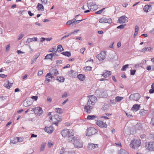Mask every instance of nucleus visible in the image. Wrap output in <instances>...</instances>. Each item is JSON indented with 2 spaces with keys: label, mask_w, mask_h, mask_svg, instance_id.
Here are the masks:
<instances>
[{
  "label": "nucleus",
  "mask_w": 154,
  "mask_h": 154,
  "mask_svg": "<svg viewBox=\"0 0 154 154\" xmlns=\"http://www.w3.org/2000/svg\"><path fill=\"white\" fill-rule=\"evenodd\" d=\"M96 100L97 98L95 96L92 95L90 96L87 105H85L84 107V108L86 112L89 113L91 112V110L93 109L92 106L94 105V102Z\"/></svg>",
  "instance_id": "nucleus-1"
},
{
  "label": "nucleus",
  "mask_w": 154,
  "mask_h": 154,
  "mask_svg": "<svg viewBox=\"0 0 154 154\" xmlns=\"http://www.w3.org/2000/svg\"><path fill=\"white\" fill-rule=\"evenodd\" d=\"M140 144L141 142L140 139H135L131 140L130 146L132 149H137L140 146Z\"/></svg>",
  "instance_id": "nucleus-2"
},
{
  "label": "nucleus",
  "mask_w": 154,
  "mask_h": 154,
  "mask_svg": "<svg viewBox=\"0 0 154 154\" xmlns=\"http://www.w3.org/2000/svg\"><path fill=\"white\" fill-rule=\"evenodd\" d=\"M87 5L88 8L92 11L96 10L98 8V6L94 2L87 3Z\"/></svg>",
  "instance_id": "nucleus-3"
},
{
  "label": "nucleus",
  "mask_w": 154,
  "mask_h": 154,
  "mask_svg": "<svg viewBox=\"0 0 154 154\" xmlns=\"http://www.w3.org/2000/svg\"><path fill=\"white\" fill-rule=\"evenodd\" d=\"M87 133L86 134L87 136H89L94 134L97 131L94 128L90 127L87 130Z\"/></svg>",
  "instance_id": "nucleus-4"
},
{
  "label": "nucleus",
  "mask_w": 154,
  "mask_h": 154,
  "mask_svg": "<svg viewBox=\"0 0 154 154\" xmlns=\"http://www.w3.org/2000/svg\"><path fill=\"white\" fill-rule=\"evenodd\" d=\"M140 95L138 93L131 94L129 97V99L131 100L138 101L140 98Z\"/></svg>",
  "instance_id": "nucleus-5"
},
{
  "label": "nucleus",
  "mask_w": 154,
  "mask_h": 154,
  "mask_svg": "<svg viewBox=\"0 0 154 154\" xmlns=\"http://www.w3.org/2000/svg\"><path fill=\"white\" fill-rule=\"evenodd\" d=\"M73 144L75 147L78 148H82L83 147V144L82 142H80L79 139H75L73 141Z\"/></svg>",
  "instance_id": "nucleus-6"
},
{
  "label": "nucleus",
  "mask_w": 154,
  "mask_h": 154,
  "mask_svg": "<svg viewBox=\"0 0 154 154\" xmlns=\"http://www.w3.org/2000/svg\"><path fill=\"white\" fill-rule=\"evenodd\" d=\"M99 22L110 23L112 22V20L110 18L103 17L99 20Z\"/></svg>",
  "instance_id": "nucleus-7"
},
{
  "label": "nucleus",
  "mask_w": 154,
  "mask_h": 154,
  "mask_svg": "<svg viewBox=\"0 0 154 154\" xmlns=\"http://www.w3.org/2000/svg\"><path fill=\"white\" fill-rule=\"evenodd\" d=\"M106 51H101L100 54H98L97 56V57L100 61H102L106 57Z\"/></svg>",
  "instance_id": "nucleus-8"
},
{
  "label": "nucleus",
  "mask_w": 154,
  "mask_h": 154,
  "mask_svg": "<svg viewBox=\"0 0 154 154\" xmlns=\"http://www.w3.org/2000/svg\"><path fill=\"white\" fill-rule=\"evenodd\" d=\"M32 110L38 116L42 114L43 112L42 108L40 107H35L32 109Z\"/></svg>",
  "instance_id": "nucleus-9"
},
{
  "label": "nucleus",
  "mask_w": 154,
  "mask_h": 154,
  "mask_svg": "<svg viewBox=\"0 0 154 154\" xmlns=\"http://www.w3.org/2000/svg\"><path fill=\"white\" fill-rule=\"evenodd\" d=\"M145 147L148 149L150 151H154V142H150L146 143Z\"/></svg>",
  "instance_id": "nucleus-10"
},
{
  "label": "nucleus",
  "mask_w": 154,
  "mask_h": 154,
  "mask_svg": "<svg viewBox=\"0 0 154 154\" xmlns=\"http://www.w3.org/2000/svg\"><path fill=\"white\" fill-rule=\"evenodd\" d=\"M119 22L121 23H125L127 22L128 21V18L125 16L124 15L120 17L119 19Z\"/></svg>",
  "instance_id": "nucleus-11"
},
{
  "label": "nucleus",
  "mask_w": 154,
  "mask_h": 154,
  "mask_svg": "<svg viewBox=\"0 0 154 154\" xmlns=\"http://www.w3.org/2000/svg\"><path fill=\"white\" fill-rule=\"evenodd\" d=\"M71 132L69 129H65L63 130L61 132V134L63 137H67L71 134Z\"/></svg>",
  "instance_id": "nucleus-12"
},
{
  "label": "nucleus",
  "mask_w": 154,
  "mask_h": 154,
  "mask_svg": "<svg viewBox=\"0 0 154 154\" xmlns=\"http://www.w3.org/2000/svg\"><path fill=\"white\" fill-rule=\"evenodd\" d=\"M96 124L100 128H106L107 125L105 122L100 120L97 121L96 122Z\"/></svg>",
  "instance_id": "nucleus-13"
},
{
  "label": "nucleus",
  "mask_w": 154,
  "mask_h": 154,
  "mask_svg": "<svg viewBox=\"0 0 154 154\" xmlns=\"http://www.w3.org/2000/svg\"><path fill=\"white\" fill-rule=\"evenodd\" d=\"M54 130L53 126L52 125L49 127L46 126L44 128V130L48 133H52Z\"/></svg>",
  "instance_id": "nucleus-14"
},
{
  "label": "nucleus",
  "mask_w": 154,
  "mask_h": 154,
  "mask_svg": "<svg viewBox=\"0 0 154 154\" xmlns=\"http://www.w3.org/2000/svg\"><path fill=\"white\" fill-rule=\"evenodd\" d=\"M98 144L93 143H88V148L90 150H91L95 148L98 147Z\"/></svg>",
  "instance_id": "nucleus-15"
},
{
  "label": "nucleus",
  "mask_w": 154,
  "mask_h": 154,
  "mask_svg": "<svg viewBox=\"0 0 154 154\" xmlns=\"http://www.w3.org/2000/svg\"><path fill=\"white\" fill-rule=\"evenodd\" d=\"M32 104V100L29 99H26L23 102V106L25 107H28Z\"/></svg>",
  "instance_id": "nucleus-16"
},
{
  "label": "nucleus",
  "mask_w": 154,
  "mask_h": 154,
  "mask_svg": "<svg viewBox=\"0 0 154 154\" xmlns=\"http://www.w3.org/2000/svg\"><path fill=\"white\" fill-rule=\"evenodd\" d=\"M67 140L69 142H72L73 140H74L75 139L74 136L72 132L67 137Z\"/></svg>",
  "instance_id": "nucleus-17"
},
{
  "label": "nucleus",
  "mask_w": 154,
  "mask_h": 154,
  "mask_svg": "<svg viewBox=\"0 0 154 154\" xmlns=\"http://www.w3.org/2000/svg\"><path fill=\"white\" fill-rule=\"evenodd\" d=\"M51 75H58L59 73L58 71L56 69H53L50 70V72Z\"/></svg>",
  "instance_id": "nucleus-18"
},
{
  "label": "nucleus",
  "mask_w": 154,
  "mask_h": 154,
  "mask_svg": "<svg viewBox=\"0 0 154 154\" xmlns=\"http://www.w3.org/2000/svg\"><path fill=\"white\" fill-rule=\"evenodd\" d=\"M142 127V125L141 123H137L134 126V129L135 131H136L138 130H141Z\"/></svg>",
  "instance_id": "nucleus-19"
},
{
  "label": "nucleus",
  "mask_w": 154,
  "mask_h": 154,
  "mask_svg": "<svg viewBox=\"0 0 154 154\" xmlns=\"http://www.w3.org/2000/svg\"><path fill=\"white\" fill-rule=\"evenodd\" d=\"M68 74L70 77L75 78L77 75V72L72 70H71L68 72Z\"/></svg>",
  "instance_id": "nucleus-20"
},
{
  "label": "nucleus",
  "mask_w": 154,
  "mask_h": 154,
  "mask_svg": "<svg viewBox=\"0 0 154 154\" xmlns=\"http://www.w3.org/2000/svg\"><path fill=\"white\" fill-rule=\"evenodd\" d=\"M102 89H98L95 92V95L97 97L102 98Z\"/></svg>",
  "instance_id": "nucleus-21"
},
{
  "label": "nucleus",
  "mask_w": 154,
  "mask_h": 154,
  "mask_svg": "<svg viewBox=\"0 0 154 154\" xmlns=\"http://www.w3.org/2000/svg\"><path fill=\"white\" fill-rule=\"evenodd\" d=\"M54 78V77L52 75H51L50 73H47L46 75V80L49 82L52 79Z\"/></svg>",
  "instance_id": "nucleus-22"
},
{
  "label": "nucleus",
  "mask_w": 154,
  "mask_h": 154,
  "mask_svg": "<svg viewBox=\"0 0 154 154\" xmlns=\"http://www.w3.org/2000/svg\"><path fill=\"white\" fill-rule=\"evenodd\" d=\"M140 105L135 104L133 105L131 108L132 110L135 111V112L138 111L140 108Z\"/></svg>",
  "instance_id": "nucleus-23"
},
{
  "label": "nucleus",
  "mask_w": 154,
  "mask_h": 154,
  "mask_svg": "<svg viewBox=\"0 0 154 154\" xmlns=\"http://www.w3.org/2000/svg\"><path fill=\"white\" fill-rule=\"evenodd\" d=\"M13 85L12 83H11L8 80L7 81L4 83V86L8 89H9Z\"/></svg>",
  "instance_id": "nucleus-24"
},
{
  "label": "nucleus",
  "mask_w": 154,
  "mask_h": 154,
  "mask_svg": "<svg viewBox=\"0 0 154 154\" xmlns=\"http://www.w3.org/2000/svg\"><path fill=\"white\" fill-rule=\"evenodd\" d=\"M112 72L111 71L106 70L105 72L103 73L102 75L105 78H106L110 76Z\"/></svg>",
  "instance_id": "nucleus-25"
},
{
  "label": "nucleus",
  "mask_w": 154,
  "mask_h": 154,
  "mask_svg": "<svg viewBox=\"0 0 154 154\" xmlns=\"http://www.w3.org/2000/svg\"><path fill=\"white\" fill-rule=\"evenodd\" d=\"M151 9V5H145L143 8L144 11L146 12H148L149 10L150 11Z\"/></svg>",
  "instance_id": "nucleus-26"
},
{
  "label": "nucleus",
  "mask_w": 154,
  "mask_h": 154,
  "mask_svg": "<svg viewBox=\"0 0 154 154\" xmlns=\"http://www.w3.org/2000/svg\"><path fill=\"white\" fill-rule=\"evenodd\" d=\"M36 8L38 10L43 11L44 10L43 6L42 4L39 3L38 4Z\"/></svg>",
  "instance_id": "nucleus-27"
},
{
  "label": "nucleus",
  "mask_w": 154,
  "mask_h": 154,
  "mask_svg": "<svg viewBox=\"0 0 154 154\" xmlns=\"http://www.w3.org/2000/svg\"><path fill=\"white\" fill-rule=\"evenodd\" d=\"M116 56V54H110L108 58V60L109 61H112L115 60V57Z\"/></svg>",
  "instance_id": "nucleus-28"
},
{
  "label": "nucleus",
  "mask_w": 154,
  "mask_h": 154,
  "mask_svg": "<svg viewBox=\"0 0 154 154\" xmlns=\"http://www.w3.org/2000/svg\"><path fill=\"white\" fill-rule=\"evenodd\" d=\"M102 97H106L108 96L107 91L104 89H102Z\"/></svg>",
  "instance_id": "nucleus-29"
},
{
  "label": "nucleus",
  "mask_w": 154,
  "mask_h": 154,
  "mask_svg": "<svg viewBox=\"0 0 154 154\" xmlns=\"http://www.w3.org/2000/svg\"><path fill=\"white\" fill-rule=\"evenodd\" d=\"M18 140L17 139V137H14L10 140V142L14 144H15L18 142Z\"/></svg>",
  "instance_id": "nucleus-30"
},
{
  "label": "nucleus",
  "mask_w": 154,
  "mask_h": 154,
  "mask_svg": "<svg viewBox=\"0 0 154 154\" xmlns=\"http://www.w3.org/2000/svg\"><path fill=\"white\" fill-rule=\"evenodd\" d=\"M77 77L80 80L83 81L85 79V76L83 75L80 74L78 75Z\"/></svg>",
  "instance_id": "nucleus-31"
},
{
  "label": "nucleus",
  "mask_w": 154,
  "mask_h": 154,
  "mask_svg": "<svg viewBox=\"0 0 154 154\" xmlns=\"http://www.w3.org/2000/svg\"><path fill=\"white\" fill-rule=\"evenodd\" d=\"M56 79L57 81H58V82H64V80H65V79L63 77L59 76V77H57V78Z\"/></svg>",
  "instance_id": "nucleus-32"
},
{
  "label": "nucleus",
  "mask_w": 154,
  "mask_h": 154,
  "mask_svg": "<svg viewBox=\"0 0 154 154\" xmlns=\"http://www.w3.org/2000/svg\"><path fill=\"white\" fill-rule=\"evenodd\" d=\"M59 116L57 115H54L53 118V121H60V119L59 117Z\"/></svg>",
  "instance_id": "nucleus-33"
},
{
  "label": "nucleus",
  "mask_w": 154,
  "mask_h": 154,
  "mask_svg": "<svg viewBox=\"0 0 154 154\" xmlns=\"http://www.w3.org/2000/svg\"><path fill=\"white\" fill-rule=\"evenodd\" d=\"M61 54L69 57L71 55L70 52L69 51L63 52H62Z\"/></svg>",
  "instance_id": "nucleus-34"
},
{
  "label": "nucleus",
  "mask_w": 154,
  "mask_h": 154,
  "mask_svg": "<svg viewBox=\"0 0 154 154\" xmlns=\"http://www.w3.org/2000/svg\"><path fill=\"white\" fill-rule=\"evenodd\" d=\"M97 117L95 115H88L87 119L88 120H93L95 119Z\"/></svg>",
  "instance_id": "nucleus-35"
},
{
  "label": "nucleus",
  "mask_w": 154,
  "mask_h": 154,
  "mask_svg": "<svg viewBox=\"0 0 154 154\" xmlns=\"http://www.w3.org/2000/svg\"><path fill=\"white\" fill-rule=\"evenodd\" d=\"M75 19L73 18L72 19L68 21L66 23L67 25H71L75 23Z\"/></svg>",
  "instance_id": "nucleus-36"
},
{
  "label": "nucleus",
  "mask_w": 154,
  "mask_h": 154,
  "mask_svg": "<svg viewBox=\"0 0 154 154\" xmlns=\"http://www.w3.org/2000/svg\"><path fill=\"white\" fill-rule=\"evenodd\" d=\"M53 58L52 53H51L49 54H47L46 56H45V59H50L52 60V59Z\"/></svg>",
  "instance_id": "nucleus-37"
},
{
  "label": "nucleus",
  "mask_w": 154,
  "mask_h": 154,
  "mask_svg": "<svg viewBox=\"0 0 154 154\" xmlns=\"http://www.w3.org/2000/svg\"><path fill=\"white\" fill-rule=\"evenodd\" d=\"M55 111L56 112L60 114H62L63 113L62 111V109L61 108H56L55 109Z\"/></svg>",
  "instance_id": "nucleus-38"
},
{
  "label": "nucleus",
  "mask_w": 154,
  "mask_h": 154,
  "mask_svg": "<svg viewBox=\"0 0 154 154\" xmlns=\"http://www.w3.org/2000/svg\"><path fill=\"white\" fill-rule=\"evenodd\" d=\"M147 112V110L144 109H141L140 111V114L141 115L143 116Z\"/></svg>",
  "instance_id": "nucleus-39"
},
{
  "label": "nucleus",
  "mask_w": 154,
  "mask_h": 154,
  "mask_svg": "<svg viewBox=\"0 0 154 154\" xmlns=\"http://www.w3.org/2000/svg\"><path fill=\"white\" fill-rule=\"evenodd\" d=\"M64 50L61 45H58L57 46V51L60 52Z\"/></svg>",
  "instance_id": "nucleus-40"
},
{
  "label": "nucleus",
  "mask_w": 154,
  "mask_h": 154,
  "mask_svg": "<svg viewBox=\"0 0 154 154\" xmlns=\"http://www.w3.org/2000/svg\"><path fill=\"white\" fill-rule=\"evenodd\" d=\"M123 98V97H120L117 96L116 97L115 100L116 102H120L122 100Z\"/></svg>",
  "instance_id": "nucleus-41"
},
{
  "label": "nucleus",
  "mask_w": 154,
  "mask_h": 154,
  "mask_svg": "<svg viewBox=\"0 0 154 154\" xmlns=\"http://www.w3.org/2000/svg\"><path fill=\"white\" fill-rule=\"evenodd\" d=\"M119 154H128V152L123 149L120 150Z\"/></svg>",
  "instance_id": "nucleus-42"
},
{
  "label": "nucleus",
  "mask_w": 154,
  "mask_h": 154,
  "mask_svg": "<svg viewBox=\"0 0 154 154\" xmlns=\"http://www.w3.org/2000/svg\"><path fill=\"white\" fill-rule=\"evenodd\" d=\"M45 143H42L41 144V148H40V151H43L45 148Z\"/></svg>",
  "instance_id": "nucleus-43"
},
{
  "label": "nucleus",
  "mask_w": 154,
  "mask_h": 154,
  "mask_svg": "<svg viewBox=\"0 0 154 154\" xmlns=\"http://www.w3.org/2000/svg\"><path fill=\"white\" fill-rule=\"evenodd\" d=\"M57 51L56 49V47H55V48H51L50 49V51H49L50 52H52V53H54V52L56 53Z\"/></svg>",
  "instance_id": "nucleus-44"
},
{
  "label": "nucleus",
  "mask_w": 154,
  "mask_h": 154,
  "mask_svg": "<svg viewBox=\"0 0 154 154\" xmlns=\"http://www.w3.org/2000/svg\"><path fill=\"white\" fill-rule=\"evenodd\" d=\"M125 26V25L122 24V25H119V26H118L117 27V28L118 29H123L124 28Z\"/></svg>",
  "instance_id": "nucleus-45"
},
{
  "label": "nucleus",
  "mask_w": 154,
  "mask_h": 154,
  "mask_svg": "<svg viewBox=\"0 0 154 154\" xmlns=\"http://www.w3.org/2000/svg\"><path fill=\"white\" fill-rule=\"evenodd\" d=\"M92 67L90 66H86L85 67V70L91 71V70Z\"/></svg>",
  "instance_id": "nucleus-46"
},
{
  "label": "nucleus",
  "mask_w": 154,
  "mask_h": 154,
  "mask_svg": "<svg viewBox=\"0 0 154 154\" xmlns=\"http://www.w3.org/2000/svg\"><path fill=\"white\" fill-rule=\"evenodd\" d=\"M128 64H126L123 66L122 67V69L121 70L123 71H125L126 69V68L128 67Z\"/></svg>",
  "instance_id": "nucleus-47"
},
{
  "label": "nucleus",
  "mask_w": 154,
  "mask_h": 154,
  "mask_svg": "<svg viewBox=\"0 0 154 154\" xmlns=\"http://www.w3.org/2000/svg\"><path fill=\"white\" fill-rule=\"evenodd\" d=\"M105 9V8H103L102 9L97 11L95 12L96 14H100Z\"/></svg>",
  "instance_id": "nucleus-48"
},
{
  "label": "nucleus",
  "mask_w": 154,
  "mask_h": 154,
  "mask_svg": "<svg viewBox=\"0 0 154 154\" xmlns=\"http://www.w3.org/2000/svg\"><path fill=\"white\" fill-rule=\"evenodd\" d=\"M136 72V70L135 69H131L130 70V74L131 75H134Z\"/></svg>",
  "instance_id": "nucleus-49"
},
{
  "label": "nucleus",
  "mask_w": 154,
  "mask_h": 154,
  "mask_svg": "<svg viewBox=\"0 0 154 154\" xmlns=\"http://www.w3.org/2000/svg\"><path fill=\"white\" fill-rule=\"evenodd\" d=\"M7 98V97L6 96H3L0 97V99L2 100H4Z\"/></svg>",
  "instance_id": "nucleus-50"
},
{
  "label": "nucleus",
  "mask_w": 154,
  "mask_h": 154,
  "mask_svg": "<svg viewBox=\"0 0 154 154\" xmlns=\"http://www.w3.org/2000/svg\"><path fill=\"white\" fill-rule=\"evenodd\" d=\"M17 139L18 140V142H21L23 140V138L22 137H17Z\"/></svg>",
  "instance_id": "nucleus-51"
},
{
  "label": "nucleus",
  "mask_w": 154,
  "mask_h": 154,
  "mask_svg": "<svg viewBox=\"0 0 154 154\" xmlns=\"http://www.w3.org/2000/svg\"><path fill=\"white\" fill-rule=\"evenodd\" d=\"M149 135L150 137L152 140H154V133L150 134Z\"/></svg>",
  "instance_id": "nucleus-52"
},
{
  "label": "nucleus",
  "mask_w": 154,
  "mask_h": 154,
  "mask_svg": "<svg viewBox=\"0 0 154 154\" xmlns=\"http://www.w3.org/2000/svg\"><path fill=\"white\" fill-rule=\"evenodd\" d=\"M152 88L149 90V93L150 94H152L154 92V89L153 87H151Z\"/></svg>",
  "instance_id": "nucleus-53"
},
{
  "label": "nucleus",
  "mask_w": 154,
  "mask_h": 154,
  "mask_svg": "<svg viewBox=\"0 0 154 154\" xmlns=\"http://www.w3.org/2000/svg\"><path fill=\"white\" fill-rule=\"evenodd\" d=\"M24 36V35L23 34H20L19 36V37L18 38V40H20Z\"/></svg>",
  "instance_id": "nucleus-54"
},
{
  "label": "nucleus",
  "mask_w": 154,
  "mask_h": 154,
  "mask_svg": "<svg viewBox=\"0 0 154 154\" xmlns=\"http://www.w3.org/2000/svg\"><path fill=\"white\" fill-rule=\"evenodd\" d=\"M31 98L35 101H36L38 99V97L37 96H32Z\"/></svg>",
  "instance_id": "nucleus-55"
},
{
  "label": "nucleus",
  "mask_w": 154,
  "mask_h": 154,
  "mask_svg": "<svg viewBox=\"0 0 154 154\" xmlns=\"http://www.w3.org/2000/svg\"><path fill=\"white\" fill-rule=\"evenodd\" d=\"M65 151L64 148V147H62L60 151V154L63 153Z\"/></svg>",
  "instance_id": "nucleus-56"
},
{
  "label": "nucleus",
  "mask_w": 154,
  "mask_h": 154,
  "mask_svg": "<svg viewBox=\"0 0 154 154\" xmlns=\"http://www.w3.org/2000/svg\"><path fill=\"white\" fill-rule=\"evenodd\" d=\"M69 36V34H68L66 35H65L64 36L62 37L61 38V40H62L64 39H65L66 37H68Z\"/></svg>",
  "instance_id": "nucleus-57"
},
{
  "label": "nucleus",
  "mask_w": 154,
  "mask_h": 154,
  "mask_svg": "<svg viewBox=\"0 0 154 154\" xmlns=\"http://www.w3.org/2000/svg\"><path fill=\"white\" fill-rule=\"evenodd\" d=\"M62 63V61L60 60H57L56 61V63L57 64H60Z\"/></svg>",
  "instance_id": "nucleus-58"
},
{
  "label": "nucleus",
  "mask_w": 154,
  "mask_h": 154,
  "mask_svg": "<svg viewBox=\"0 0 154 154\" xmlns=\"http://www.w3.org/2000/svg\"><path fill=\"white\" fill-rule=\"evenodd\" d=\"M43 70L39 71L38 72V75H42L43 73Z\"/></svg>",
  "instance_id": "nucleus-59"
},
{
  "label": "nucleus",
  "mask_w": 154,
  "mask_h": 154,
  "mask_svg": "<svg viewBox=\"0 0 154 154\" xmlns=\"http://www.w3.org/2000/svg\"><path fill=\"white\" fill-rule=\"evenodd\" d=\"M10 48V44L7 45L6 47V51H8L9 49Z\"/></svg>",
  "instance_id": "nucleus-60"
},
{
  "label": "nucleus",
  "mask_w": 154,
  "mask_h": 154,
  "mask_svg": "<svg viewBox=\"0 0 154 154\" xmlns=\"http://www.w3.org/2000/svg\"><path fill=\"white\" fill-rule=\"evenodd\" d=\"M147 50V48H144L141 50L140 51L142 52H145Z\"/></svg>",
  "instance_id": "nucleus-61"
},
{
  "label": "nucleus",
  "mask_w": 154,
  "mask_h": 154,
  "mask_svg": "<svg viewBox=\"0 0 154 154\" xmlns=\"http://www.w3.org/2000/svg\"><path fill=\"white\" fill-rule=\"evenodd\" d=\"M42 2L44 5H46L47 3L48 0H41Z\"/></svg>",
  "instance_id": "nucleus-62"
},
{
  "label": "nucleus",
  "mask_w": 154,
  "mask_h": 154,
  "mask_svg": "<svg viewBox=\"0 0 154 154\" xmlns=\"http://www.w3.org/2000/svg\"><path fill=\"white\" fill-rule=\"evenodd\" d=\"M139 30V27L137 26H135V32H138Z\"/></svg>",
  "instance_id": "nucleus-63"
},
{
  "label": "nucleus",
  "mask_w": 154,
  "mask_h": 154,
  "mask_svg": "<svg viewBox=\"0 0 154 154\" xmlns=\"http://www.w3.org/2000/svg\"><path fill=\"white\" fill-rule=\"evenodd\" d=\"M151 124L152 125H154V118L152 119L151 122Z\"/></svg>",
  "instance_id": "nucleus-64"
}]
</instances>
